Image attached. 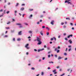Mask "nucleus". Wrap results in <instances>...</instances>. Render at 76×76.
<instances>
[{"mask_svg":"<svg viewBox=\"0 0 76 76\" xmlns=\"http://www.w3.org/2000/svg\"><path fill=\"white\" fill-rule=\"evenodd\" d=\"M70 25H71L72 26V25H73V23H70Z\"/></svg>","mask_w":76,"mask_h":76,"instance_id":"nucleus-50","label":"nucleus"},{"mask_svg":"<svg viewBox=\"0 0 76 76\" xmlns=\"http://www.w3.org/2000/svg\"><path fill=\"white\" fill-rule=\"evenodd\" d=\"M39 76V74H38L36 75V76Z\"/></svg>","mask_w":76,"mask_h":76,"instance_id":"nucleus-56","label":"nucleus"},{"mask_svg":"<svg viewBox=\"0 0 76 76\" xmlns=\"http://www.w3.org/2000/svg\"><path fill=\"white\" fill-rule=\"evenodd\" d=\"M20 38H18L17 39V41H20Z\"/></svg>","mask_w":76,"mask_h":76,"instance_id":"nucleus-17","label":"nucleus"},{"mask_svg":"<svg viewBox=\"0 0 76 76\" xmlns=\"http://www.w3.org/2000/svg\"><path fill=\"white\" fill-rule=\"evenodd\" d=\"M37 41H38V42L41 41V39H40L38 37H37Z\"/></svg>","mask_w":76,"mask_h":76,"instance_id":"nucleus-2","label":"nucleus"},{"mask_svg":"<svg viewBox=\"0 0 76 76\" xmlns=\"http://www.w3.org/2000/svg\"><path fill=\"white\" fill-rule=\"evenodd\" d=\"M9 12H10L9 11H8L7 12V14H8V13H9Z\"/></svg>","mask_w":76,"mask_h":76,"instance_id":"nucleus-29","label":"nucleus"},{"mask_svg":"<svg viewBox=\"0 0 76 76\" xmlns=\"http://www.w3.org/2000/svg\"><path fill=\"white\" fill-rule=\"evenodd\" d=\"M60 52V50H58L57 51V53H58Z\"/></svg>","mask_w":76,"mask_h":76,"instance_id":"nucleus-24","label":"nucleus"},{"mask_svg":"<svg viewBox=\"0 0 76 76\" xmlns=\"http://www.w3.org/2000/svg\"><path fill=\"white\" fill-rule=\"evenodd\" d=\"M48 58H50V55H49L48 56Z\"/></svg>","mask_w":76,"mask_h":76,"instance_id":"nucleus-38","label":"nucleus"},{"mask_svg":"<svg viewBox=\"0 0 76 76\" xmlns=\"http://www.w3.org/2000/svg\"><path fill=\"white\" fill-rule=\"evenodd\" d=\"M6 29H10V28H9V27H6Z\"/></svg>","mask_w":76,"mask_h":76,"instance_id":"nucleus-39","label":"nucleus"},{"mask_svg":"<svg viewBox=\"0 0 76 76\" xmlns=\"http://www.w3.org/2000/svg\"><path fill=\"white\" fill-rule=\"evenodd\" d=\"M8 5H10V2H9L8 3Z\"/></svg>","mask_w":76,"mask_h":76,"instance_id":"nucleus-52","label":"nucleus"},{"mask_svg":"<svg viewBox=\"0 0 76 76\" xmlns=\"http://www.w3.org/2000/svg\"><path fill=\"white\" fill-rule=\"evenodd\" d=\"M60 37H61L60 35V36H58V38H60Z\"/></svg>","mask_w":76,"mask_h":76,"instance_id":"nucleus-62","label":"nucleus"},{"mask_svg":"<svg viewBox=\"0 0 76 76\" xmlns=\"http://www.w3.org/2000/svg\"><path fill=\"white\" fill-rule=\"evenodd\" d=\"M12 21H15V19H12Z\"/></svg>","mask_w":76,"mask_h":76,"instance_id":"nucleus-59","label":"nucleus"},{"mask_svg":"<svg viewBox=\"0 0 76 76\" xmlns=\"http://www.w3.org/2000/svg\"><path fill=\"white\" fill-rule=\"evenodd\" d=\"M61 58H62V57L59 56L58 58V60H60V59H61Z\"/></svg>","mask_w":76,"mask_h":76,"instance_id":"nucleus-8","label":"nucleus"},{"mask_svg":"<svg viewBox=\"0 0 76 76\" xmlns=\"http://www.w3.org/2000/svg\"><path fill=\"white\" fill-rule=\"evenodd\" d=\"M50 44H52V42H50Z\"/></svg>","mask_w":76,"mask_h":76,"instance_id":"nucleus-61","label":"nucleus"},{"mask_svg":"<svg viewBox=\"0 0 76 76\" xmlns=\"http://www.w3.org/2000/svg\"><path fill=\"white\" fill-rule=\"evenodd\" d=\"M45 26H42V28H45Z\"/></svg>","mask_w":76,"mask_h":76,"instance_id":"nucleus-34","label":"nucleus"},{"mask_svg":"<svg viewBox=\"0 0 76 76\" xmlns=\"http://www.w3.org/2000/svg\"><path fill=\"white\" fill-rule=\"evenodd\" d=\"M56 71V69H54L53 70V72L54 73V72H55Z\"/></svg>","mask_w":76,"mask_h":76,"instance_id":"nucleus-20","label":"nucleus"},{"mask_svg":"<svg viewBox=\"0 0 76 76\" xmlns=\"http://www.w3.org/2000/svg\"><path fill=\"white\" fill-rule=\"evenodd\" d=\"M7 37H8L7 35H5V36L4 37V38H5V37L7 38Z\"/></svg>","mask_w":76,"mask_h":76,"instance_id":"nucleus-26","label":"nucleus"},{"mask_svg":"<svg viewBox=\"0 0 76 76\" xmlns=\"http://www.w3.org/2000/svg\"><path fill=\"white\" fill-rule=\"evenodd\" d=\"M66 19L67 20V19H69V20H70V18H66Z\"/></svg>","mask_w":76,"mask_h":76,"instance_id":"nucleus-51","label":"nucleus"},{"mask_svg":"<svg viewBox=\"0 0 76 76\" xmlns=\"http://www.w3.org/2000/svg\"><path fill=\"white\" fill-rule=\"evenodd\" d=\"M64 56H67V53H64Z\"/></svg>","mask_w":76,"mask_h":76,"instance_id":"nucleus-25","label":"nucleus"},{"mask_svg":"<svg viewBox=\"0 0 76 76\" xmlns=\"http://www.w3.org/2000/svg\"><path fill=\"white\" fill-rule=\"evenodd\" d=\"M54 21H52V22H51V24L52 25H54Z\"/></svg>","mask_w":76,"mask_h":76,"instance_id":"nucleus-9","label":"nucleus"},{"mask_svg":"<svg viewBox=\"0 0 76 76\" xmlns=\"http://www.w3.org/2000/svg\"><path fill=\"white\" fill-rule=\"evenodd\" d=\"M18 35H22V31H20L18 32Z\"/></svg>","mask_w":76,"mask_h":76,"instance_id":"nucleus-4","label":"nucleus"},{"mask_svg":"<svg viewBox=\"0 0 76 76\" xmlns=\"http://www.w3.org/2000/svg\"><path fill=\"white\" fill-rule=\"evenodd\" d=\"M57 69H58L59 68V66H56Z\"/></svg>","mask_w":76,"mask_h":76,"instance_id":"nucleus-54","label":"nucleus"},{"mask_svg":"<svg viewBox=\"0 0 76 76\" xmlns=\"http://www.w3.org/2000/svg\"><path fill=\"white\" fill-rule=\"evenodd\" d=\"M19 5V3H17L16 5H15V6L16 7H17V6H18Z\"/></svg>","mask_w":76,"mask_h":76,"instance_id":"nucleus-21","label":"nucleus"},{"mask_svg":"<svg viewBox=\"0 0 76 76\" xmlns=\"http://www.w3.org/2000/svg\"><path fill=\"white\" fill-rule=\"evenodd\" d=\"M56 73H57V72H54V74H56Z\"/></svg>","mask_w":76,"mask_h":76,"instance_id":"nucleus-64","label":"nucleus"},{"mask_svg":"<svg viewBox=\"0 0 76 76\" xmlns=\"http://www.w3.org/2000/svg\"><path fill=\"white\" fill-rule=\"evenodd\" d=\"M19 15H20V16H22V15L21 14H20V13H19Z\"/></svg>","mask_w":76,"mask_h":76,"instance_id":"nucleus-58","label":"nucleus"},{"mask_svg":"<svg viewBox=\"0 0 76 76\" xmlns=\"http://www.w3.org/2000/svg\"><path fill=\"white\" fill-rule=\"evenodd\" d=\"M69 36L71 37H73V35L72 34H71L69 35Z\"/></svg>","mask_w":76,"mask_h":76,"instance_id":"nucleus-30","label":"nucleus"},{"mask_svg":"<svg viewBox=\"0 0 76 76\" xmlns=\"http://www.w3.org/2000/svg\"><path fill=\"white\" fill-rule=\"evenodd\" d=\"M49 63H52V64H53L54 63V62L53 61H49Z\"/></svg>","mask_w":76,"mask_h":76,"instance_id":"nucleus-15","label":"nucleus"},{"mask_svg":"<svg viewBox=\"0 0 76 76\" xmlns=\"http://www.w3.org/2000/svg\"><path fill=\"white\" fill-rule=\"evenodd\" d=\"M22 6H25V4H22Z\"/></svg>","mask_w":76,"mask_h":76,"instance_id":"nucleus-63","label":"nucleus"},{"mask_svg":"<svg viewBox=\"0 0 76 76\" xmlns=\"http://www.w3.org/2000/svg\"><path fill=\"white\" fill-rule=\"evenodd\" d=\"M71 40H72L70 39L69 40V42L70 44H72V41Z\"/></svg>","mask_w":76,"mask_h":76,"instance_id":"nucleus-6","label":"nucleus"},{"mask_svg":"<svg viewBox=\"0 0 76 76\" xmlns=\"http://www.w3.org/2000/svg\"><path fill=\"white\" fill-rule=\"evenodd\" d=\"M24 8L22 7L20 9V10L21 11H23V10H24Z\"/></svg>","mask_w":76,"mask_h":76,"instance_id":"nucleus-7","label":"nucleus"},{"mask_svg":"<svg viewBox=\"0 0 76 76\" xmlns=\"http://www.w3.org/2000/svg\"><path fill=\"white\" fill-rule=\"evenodd\" d=\"M43 50H44V49L43 48L42 49H40V50H38V52H39L40 51H43Z\"/></svg>","mask_w":76,"mask_h":76,"instance_id":"nucleus-5","label":"nucleus"},{"mask_svg":"<svg viewBox=\"0 0 76 76\" xmlns=\"http://www.w3.org/2000/svg\"><path fill=\"white\" fill-rule=\"evenodd\" d=\"M45 57H43L42 58V60H44V59H45Z\"/></svg>","mask_w":76,"mask_h":76,"instance_id":"nucleus-36","label":"nucleus"},{"mask_svg":"<svg viewBox=\"0 0 76 76\" xmlns=\"http://www.w3.org/2000/svg\"><path fill=\"white\" fill-rule=\"evenodd\" d=\"M47 48L48 50H50V47H48Z\"/></svg>","mask_w":76,"mask_h":76,"instance_id":"nucleus-13","label":"nucleus"},{"mask_svg":"<svg viewBox=\"0 0 76 76\" xmlns=\"http://www.w3.org/2000/svg\"><path fill=\"white\" fill-rule=\"evenodd\" d=\"M55 56L56 57H57V55H55Z\"/></svg>","mask_w":76,"mask_h":76,"instance_id":"nucleus-55","label":"nucleus"},{"mask_svg":"<svg viewBox=\"0 0 76 76\" xmlns=\"http://www.w3.org/2000/svg\"><path fill=\"white\" fill-rule=\"evenodd\" d=\"M24 24L25 25H28V23H24Z\"/></svg>","mask_w":76,"mask_h":76,"instance_id":"nucleus-19","label":"nucleus"},{"mask_svg":"<svg viewBox=\"0 0 76 76\" xmlns=\"http://www.w3.org/2000/svg\"><path fill=\"white\" fill-rule=\"evenodd\" d=\"M63 24H64V23H61V25H63Z\"/></svg>","mask_w":76,"mask_h":76,"instance_id":"nucleus-49","label":"nucleus"},{"mask_svg":"<svg viewBox=\"0 0 76 76\" xmlns=\"http://www.w3.org/2000/svg\"><path fill=\"white\" fill-rule=\"evenodd\" d=\"M48 69H51V68H50V67H48Z\"/></svg>","mask_w":76,"mask_h":76,"instance_id":"nucleus-28","label":"nucleus"},{"mask_svg":"<svg viewBox=\"0 0 76 76\" xmlns=\"http://www.w3.org/2000/svg\"><path fill=\"white\" fill-rule=\"evenodd\" d=\"M19 28H22V24H20V25H19Z\"/></svg>","mask_w":76,"mask_h":76,"instance_id":"nucleus-11","label":"nucleus"},{"mask_svg":"<svg viewBox=\"0 0 76 76\" xmlns=\"http://www.w3.org/2000/svg\"><path fill=\"white\" fill-rule=\"evenodd\" d=\"M46 34H47V35H49V33L48 32H47L46 33Z\"/></svg>","mask_w":76,"mask_h":76,"instance_id":"nucleus-37","label":"nucleus"},{"mask_svg":"<svg viewBox=\"0 0 76 76\" xmlns=\"http://www.w3.org/2000/svg\"><path fill=\"white\" fill-rule=\"evenodd\" d=\"M34 51H37V50L36 49H34Z\"/></svg>","mask_w":76,"mask_h":76,"instance_id":"nucleus-46","label":"nucleus"},{"mask_svg":"<svg viewBox=\"0 0 76 76\" xmlns=\"http://www.w3.org/2000/svg\"><path fill=\"white\" fill-rule=\"evenodd\" d=\"M58 49H60V47L59 46L58 47Z\"/></svg>","mask_w":76,"mask_h":76,"instance_id":"nucleus-47","label":"nucleus"},{"mask_svg":"<svg viewBox=\"0 0 76 76\" xmlns=\"http://www.w3.org/2000/svg\"><path fill=\"white\" fill-rule=\"evenodd\" d=\"M67 60V58H66L64 59V60Z\"/></svg>","mask_w":76,"mask_h":76,"instance_id":"nucleus-42","label":"nucleus"},{"mask_svg":"<svg viewBox=\"0 0 76 76\" xmlns=\"http://www.w3.org/2000/svg\"><path fill=\"white\" fill-rule=\"evenodd\" d=\"M63 28H66V26H64L63 27Z\"/></svg>","mask_w":76,"mask_h":76,"instance_id":"nucleus-27","label":"nucleus"},{"mask_svg":"<svg viewBox=\"0 0 76 76\" xmlns=\"http://www.w3.org/2000/svg\"><path fill=\"white\" fill-rule=\"evenodd\" d=\"M28 46H29V44H27L25 46V47L27 48V49H29V47H28Z\"/></svg>","mask_w":76,"mask_h":76,"instance_id":"nucleus-1","label":"nucleus"},{"mask_svg":"<svg viewBox=\"0 0 76 76\" xmlns=\"http://www.w3.org/2000/svg\"><path fill=\"white\" fill-rule=\"evenodd\" d=\"M37 24H38L39 23V22H38L37 23Z\"/></svg>","mask_w":76,"mask_h":76,"instance_id":"nucleus-60","label":"nucleus"},{"mask_svg":"<svg viewBox=\"0 0 76 76\" xmlns=\"http://www.w3.org/2000/svg\"><path fill=\"white\" fill-rule=\"evenodd\" d=\"M70 50H71V48H70L69 50V51H70Z\"/></svg>","mask_w":76,"mask_h":76,"instance_id":"nucleus-53","label":"nucleus"},{"mask_svg":"<svg viewBox=\"0 0 76 76\" xmlns=\"http://www.w3.org/2000/svg\"><path fill=\"white\" fill-rule=\"evenodd\" d=\"M46 29H48V31H49V30H50V28L48 27H46Z\"/></svg>","mask_w":76,"mask_h":76,"instance_id":"nucleus-16","label":"nucleus"},{"mask_svg":"<svg viewBox=\"0 0 76 76\" xmlns=\"http://www.w3.org/2000/svg\"><path fill=\"white\" fill-rule=\"evenodd\" d=\"M69 1L68 0H66L65 1V3H69Z\"/></svg>","mask_w":76,"mask_h":76,"instance_id":"nucleus-12","label":"nucleus"},{"mask_svg":"<svg viewBox=\"0 0 76 76\" xmlns=\"http://www.w3.org/2000/svg\"><path fill=\"white\" fill-rule=\"evenodd\" d=\"M20 23H17L16 24V25H19H19H20Z\"/></svg>","mask_w":76,"mask_h":76,"instance_id":"nucleus-23","label":"nucleus"},{"mask_svg":"<svg viewBox=\"0 0 76 76\" xmlns=\"http://www.w3.org/2000/svg\"><path fill=\"white\" fill-rule=\"evenodd\" d=\"M31 70H35V68L34 67H31Z\"/></svg>","mask_w":76,"mask_h":76,"instance_id":"nucleus-22","label":"nucleus"},{"mask_svg":"<svg viewBox=\"0 0 76 76\" xmlns=\"http://www.w3.org/2000/svg\"><path fill=\"white\" fill-rule=\"evenodd\" d=\"M65 40H66V41H67V40H68V39H67V38H65Z\"/></svg>","mask_w":76,"mask_h":76,"instance_id":"nucleus-45","label":"nucleus"},{"mask_svg":"<svg viewBox=\"0 0 76 76\" xmlns=\"http://www.w3.org/2000/svg\"><path fill=\"white\" fill-rule=\"evenodd\" d=\"M13 40L14 41H15V38H13Z\"/></svg>","mask_w":76,"mask_h":76,"instance_id":"nucleus-35","label":"nucleus"},{"mask_svg":"<svg viewBox=\"0 0 76 76\" xmlns=\"http://www.w3.org/2000/svg\"><path fill=\"white\" fill-rule=\"evenodd\" d=\"M57 48H56L55 49V51H57Z\"/></svg>","mask_w":76,"mask_h":76,"instance_id":"nucleus-33","label":"nucleus"},{"mask_svg":"<svg viewBox=\"0 0 76 76\" xmlns=\"http://www.w3.org/2000/svg\"><path fill=\"white\" fill-rule=\"evenodd\" d=\"M10 24V22H9V21L7 23V25H9Z\"/></svg>","mask_w":76,"mask_h":76,"instance_id":"nucleus-10","label":"nucleus"},{"mask_svg":"<svg viewBox=\"0 0 76 76\" xmlns=\"http://www.w3.org/2000/svg\"><path fill=\"white\" fill-rule=\"evenodd\" d=\"M31 17H32V15H31L29 17V19H31Z\"/></svg>","mask_w":76,"mask_h":76,"instance_id":"nucleus-18","label":"nucleus"},{"mask_svg":"<svg viewBox=\"0 0 76 76\" xmlns=\"http://www.w3.org/2000/svg\"><path fill=\"white\" fill-rule=\"evenodd\" d=\"M3 13L2 15H0V17H2V16H3Z\"/></svg>","mask_w":76,"mask_h":76,"instance_id":"nucleus-44","label":"nucleus"},{"mask_svg":"<svg viewBox=\"0 0 76 76\" xmlns=\"http://www.w3.org/2000/svg\"><path fill=\"white\" fill-rule=\"evenodd\" d=\"M63 35L64 36H66V33H64L63 34Z\"/></svg>","mask_w":76,"mask_h":76,"instance_id":"nucleus-31","label":"nucleus"},{"mask_svg":"<svg viewBox=\"0 0 76 76\" xmlns=\"http://www.w3.org/2000/svg\"><path fill=\"white\" fill-rule=\"evenodd\" d=\"M29 10H30V11H32V10H33V9H29Z\"/></svg>","mask_w":76,"mask_h":76,"instance_id":"nucleus-40","label":"nucleus"},{"mask_svg":"<svg viewBox=\"0 0 76 76\" xmlns=\"http://www.w3.org/2000/svg\"><path fill=\"white\" fill-rule=\"evenodd\" d=\"M32 32L31 31H28V33H29V34H32Z\"/></svg>","mask_w":76,"mask_h":76,"instance_id":"nucleus-14","label":"nucleus"},{"mask_svg":"<svg viewBox=\"0 0 76 76\" xmlns=\"http://www.w3.org/2000/svg\"><path fill=\"white\" fill-rule=\"evenodd\" d=\"M41 43H42V42L41 41L37 43V45H41Z\"/></svg>","mask_w":76,"mask_h":76,"instance_id":"nucleus-3","label":"nucleus"},{"mask_svg":"<svg viewBox=\"0 0 76 76\" xmlns=\"http://www.w3.org/2000/svg\"><path fill=\"white\" fill-rule=\"evenodd\" d=\"M53 39H53V38H51L50 39L51 41H53Z\"/></svg>","mask_w":76,"mask_h":76,"instance_id":"nucleus-43","label":"nucleus"},{"mask_svg":"<svg viewBox=\"0 0 76 76\" xmlns=\"http://www.w3.org/2000/svg\"><path fill=\"white\" fill-rule=\"evenodd\" d=\"M70 37V35H69V36H68V37H67V38H69Z\"/></svg>","mask_w":76,"mask_h":76,"instance_id":"nucleus-48","label":"nucleus"},{"mask_svg":"<svg viewBox=\"0 0 76 76\" xmlns=\"http://www.w3.org/2000/svg\"><path fill=\"white\" fill-rule=\"evenodd\" d=\"M44 75V72H42L41 73V75Z\"/></svg>","mask_w":76,"mask_h":76,"instance_id":"nucleus-32","label":"nucleus"},{"mask_svg":"<svg viewBox=\"0 0 76 76\" xmlns=\"http://www.w3.org/2000/svg\"><path fill=\"white\" fill-rule=\"evenodd\" d=\"M67 51V48H66V50H65V51Z\"/></svg>","mask_w":76,"mask_h":76,"instance_id":"nucleus-57","label":"nucleus"},{"mask_svg":"<svg viewBox=\"0 0 76 76\" xmlns=\"http://www.w3.org/2000/svg\"><path fill=\"white\" fill-rule=\"evenodd\" d=\"M71 47L72 46H71V45H69L68 46V47H69V48H70V47Z\"/></svg>","mask_w":76,"mask_h":76,"instance_id":"nucleus-41","label":"nucleus"}]
</instances>
